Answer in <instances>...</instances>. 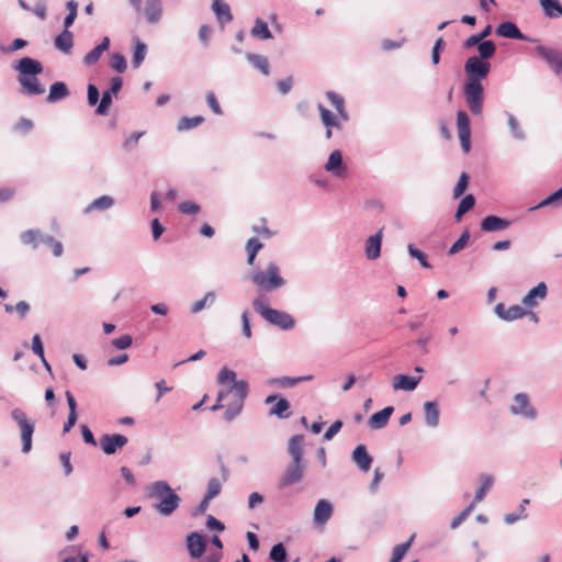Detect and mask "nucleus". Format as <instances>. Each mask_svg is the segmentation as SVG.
Segmentation results:
<instances>
[{"instance_id": "1", "label": "nucleus", "mask_w": 562, "mask_h": 562, "mask_svg": "<svg viewBox=\"0 0 562 562\" xmlns=\"http://www.w3.org/2000/svg\"><path fill=\"white\" fill-rule=\"evenodd\" d=\"M491 71V63L471 56L464 64L467 79L463 85V95L470 112L477 116L483 112L484 87L482 80L487 78Z\"/></svg>"}, {"instance_id": "2", "label": "nucleus", "mask_w": 562, "mask_h": 562, "mask_svg": "<svg viewBox=\"0 0 562 562\" xmlns=\"http://www.w3.org/2000/svg\"><path fill=\"white\" fill-rule=\"evenodd\" d=\"M226 382L233 383L229 386V391L231 393H235L236 396V400L227 405L224 413V419L232 422L243 411L245 400L248 395V383L245 380L237 381L236 373L224 367L217 375V383L225 384Z\"/></svg>"}, {"instance_id": "3", "label": "nucleus", "mask_w": 562, "mask_h": 562, "mask_svg": "<svg viewBox=\"0 0 562 562\" xmlns=\"http://www.w3.org/2000/svg\"><path fill=\"white\" fill-rule=\"evenodd\" d=\"M150 498L159 499L155 509L162 516H170L179 507L181 498L166 481H156L148 488Z\"/></svg>"}, {"instance_id": "4", "label": "nucleus", "mask_w": 562, "mask_h": 562, "mask_svg": "<svg viewBox=\"0 0 562 562\" xmlns=\"http://www.w3.org/2000/svg\"><path fill=\"white\" fill-rule=\"evenodd\" d=\"M252 306L269 324L283 330H290L295 325V319L286 312L274 310L268 306V301L263 295L257 296L252 301Z\"/></svg>"}, {"instance_id": "5", "label": "nucleus", "mask_w": 562, "mask_h": 562, "mask_svg": "<svg viewBox=\"0 0 562 562\" xmlns=\"http://www.w3.org/2000/svg\"><path fill=\"white\" fill-rule=\"evenodd\" d=\"M251 281L265 292L279 289L285 284V280L280 276V269L274 262H270L265 271L255 272L251 276Z\"/></svg>"}, {"instance_id": "6", "label": "nucleus", "mask_w": 562, "mask_h": 562, "mask_svg": "<svg viewBox=\"0 0 562 562\" xmlns=\"http://www.w3.org/2000/svg\"><path fill=\"white\" fill-rule=\"evenodd\" d=\"M11 418L18 425L21 431L22 452L29 453L32 449V437L35 431V424L29 419L26 413L21 408H13L11 411Z\"/></svg>"}, {"instance_id": "7", "label": "nucleus", "mask_w": 562, "mask_h": 562, "mask_svg": "<svg viewBox=\"0 0 562 562\" xmlns=\"http://www.w3.org/2000/svg\"><path fill=\"white\" fill-rule=\"evenodd\" d=\"M535 50L549 65L552 71L562 78V53L559 49L548 48L543 45L536 46Z\"/></svg>"}, {"instance_id": "8", "label": "nucleus", "mask_w": 562, "mask_h": 562, "mask_svg": "<svg viewBox=\"0 0 562 562\" xmlns=\"http://www.w3.org/2000/svg\"><path fill=\"white\" fill-rule=\"evenodd\" d=\"M123 80L121 77H113L111 79V87L102 93L100 102L95 109L98 115H106L110 106L112 105V99L122 89Z\"/></svg>"}, {"instance_id": "9", "label": "nucleus", "mask_w": 562, "mask_h": 562, "mask_svg": "<svg viewBox=\"0 0 562 562\" xmlns=\"http://www.w3.org/2000/svg\"><path fill=\"white\" fill-rule=\"evenodd\" d=\"M305 471L304 462L292 461L285 469L283 475L279 481V488L293 485L302 481Z\"/></svg>"}, {"instance_id": "10", "label": "nucleus", "mask_w": 562, "mask_h": 562, "mask_svg": "<svg viewBox=\"0 0 562 562\" xmlns=\"http://www.w3.org/2000/svg\"><path fill=\"white\" fill-rule=\"evenodd\" d=\"M127 441V437L121 434H105L99 439L101 450L108 456L116 453V451L122 449Z\"/></svg>"}, {"instance_id": "11", "label": "nucleus", "mask_w": 562, "mask_h": 562, "mask_svg": "<svg viewBox=\"0 0 562 562\" xmlns=\"http://www.w3.org/2000/svg\"><path fill=\"white\" fill-rule=\"evenodd\" d=\"M14 69L19 72L18 78H26L37 76L43 72V65L37 59L31 57H22L14 65Z\"/></svg>"}, {"instance_id": "12", "label": "nucleus", "mask_w": 562, "mask_h": 562, "mask_svg": "<svg viewBox=\"0 0 562 562\" xmlns=\"http://www.w3.org/2000/svg\"><path fill=\"white\" fill-rule=\"evenodd\" d=\"M186 546L191 559H200L206 550V540L201 533L192 531L186 537Z\"/></svg>"}, {"instance_id": "13", "label": "nucleus", "mask_w": 562, "mask_h": 562, "mask_svg": "<svg viewBox=\"0 0 562 562\" xmlns=\"http://www.w3.org/2000/svg\"><path fill=\"white\" fill-rule=\"evenodd\" d=\"M496 34L504 38L517 40V41H527V42H538L536 38H529L526 36L519 27L510 21H505L498 24L496 27Z\"/></svg>"}, {"instance_id": "14", "label": "nucleus", "mask_w": 562, "mask_h": 562, "mask_svg": "<svg viewBox=\"0 0 562 562\" xmlns=\"http://www.w3.org/2000/svg\"><path fill=\"white\" fill-rule=\"evenodd\" d=\"M514 405H512L510 411L515 415H522L529 419H535L537 416V412L533 407L529 405V398L525 393H518L514 397Z\"/></svg>"}, {"instance_id": "15", "label": "nucleus", "mask_w": 562, "mask_h": 562, "mask_svg": "<svg viewBox=\"0 0 562 562\" xmlns=\"http://www.w3.org/2000/svg\"><path fill=\"white\" fill-rule=\"evenodd\" d=\"M325 170L337 178H342L346 176L347 167L344 164L342 154L340 150L335 149L330 153L328 160L325 164Z\"/></svg>"}, {"instance_id": "16", "label": "nucleus", "mask_w": 562, "mask_h": 562, "mask_svg": "<svg viewBox=\"0 0 562 562\" xmlns=\"http://www.w3.org/2000/svg\"><path fill=\"white\" fill-rule=\"evenodd\" d=\"M334 512L333 505L327 499H319L315 506L313 520L315 525L323 526L331 517Z\"/></svg>"}, {"instance_id": "17", "label": "nucleus", "mask_w": 562, "mask_h": 562, "mask_svg": "<svg viewBox=\"0 0 562 562\" xmlns=\"http://www.w3.org/2000/svg\"><path fill=\"white\" fill-rule=\"evenodd\" d=\"M351 459L362 472H368L373 461L364 445H358L355 448L351 454Z\"/></svg>"}, {"instance_id": "18", "label": "nucleus", "mask_w": 562, "mask_h": 562, "mask_svg": "<svg viewBox=\"0 0 562 562\" xmlns=\"http://www.w3.org/2000/svg\"><path fill=\"white\" fill-rule=\"evenodd\" d=\"M383 228L370 236L366 241V256L369 260H375L381 256Z\"/></svg>"}, {"instance_id": "19", "label": "nucleus", "mask_w": 562, "mask_h": 562, "mask_svg": "<svg viewBox=\"0 0 562 562\" xmlns=\"http://www.w3.org/2000/svg\"><path fill=\"white\" fill-rule=\"evenodd\" d=\"M510 224L509 220L496 215H487L481 222V229L483 232H498L508 228Z\"/></svg>"}, {"instance_id": "20", "label": "nucleus", "mask_w": 562, "mask_h": 562, "mask_svg": "<svg viewBox=\"0 0 562 562\" xmlns=\"http://www.w3.org/2000/svg\"><path fill=\"white\" fill-rule=\"evenodd\" d=\"M145 14L146 21L149 24H156L162 16V8L160 0H146L145 7L142 8Z\"/></svg>"}, {"instance_id": "21", "label": "nucleus", "mask_w": 562, "mask_h": 562, "mask_svg": "<svg viewBox=\"0 0 562 562\" xmlns=\"http://www.w3.org/2000/svg\"><path fill=\"white\" fill-rule=\"evenodd\" d=\"M393 412H394L393 406H386L383 409L372 414L370 416V418L368 419V426L371 429L384 428L387 425L389 419H390L391 415L393 414Z\"/></svg>"}, {"instance_id": "22", "label": "nucleus", "mask_w": 562, "mask_h": 562, "mask_svg": "<svg viewBox=\"0 0 562 562\" xmlns=\"http://www.w3.org/2000/svg\"><path fill=\"white\" fill-rule=\"evenodd\" d=\"M22 87V93L26 95H40L45 92L44 86L38 81L36 76L26 78H18Z\"/></svg>"}, {"instance_id": "23", "label": "nucleus", "mask_w": 562, "mask_h": 562, "mask_svg": "<svg viewBox=\"0 0 562 562\" xmlns=\"http://www.w3.org/2000/svg\"><path fill=\"white\" fill-rule=\"evenodd\" d=\"M548 293V288L544 282H539L532 288L522 299V304L528 307H533L538 304V300H544Z\"/></svg>"}, {"instance_id": "24", "label": "nucleus", "mask_w": 562, "mask_h": 562, "mask_svg": "<svg viewBox=\"0 0 562 562\" xmlns=\"http://www.w3.org/2000/svg\"><path fill=\"white\" fill-rule=\"evenodd\" d=\"M212 10L215 13L216 20L222 27L233 21L231 8L223 0H213Z\"/></svg>"}, {"instance_id": "25", "label": "nucleus", "mask_w": 562, "mask_h": 562, "mask_svg": "<svg viewBox=\"0 0 562 562\" xmlns=\"http://www.w3.org/2000/svg\"><path fill=\"white\" fill-rule=\"evenodd\" d=\"M422 376H411L405 374H398L394 376L393 389L403 391H414L419 384Z\"/></svg>"}, {"instance_id": "26", "label": "nucleus", "mask_w": 562, "mask_h": 562, "mask_svg": "<svg viewBox=\"0 0 562 562\" xmlns=\"http://www.w3.org/2000/svg\"><path fill=\"white\" fill-rule=\"evenodd\" d=\"M110 47V38L108 36L103 37L101 43L97 45L93 49H91L85 57L83 64L86 66H92L97 64L101 57V55L108 50Z\"/></svg>"}, {"instance_id": "27", "label": "nucleus", "mask_w": 562, "mask_h": 562, "mask_svg": "<svg viewBox=\"0 0 562 562\" xmlns=\"http://www.w3.org/2000/svg\"><path fill=\"white\" fill-rule=\"evenodd\" d=\"M303 443L304 436L303 435H294L290 438L288 450L290 456L292 457V461L295 462H304L303 461Z\"/></svg>"}, {"instance_id": "28", "label": "nucleus", "mask_w": 562, "mask_h": 562, "mask_svg": "<svg viewBox=\"0 0 562 562\" xmlns=\"http://www.w3.org/2000/svg\"><path fill=\"white\" fill-rule=\"evenodd\" d=\"M425 423L429 427H437L439 425V405L436 401H428L424 404Z\"/></svg>"}, {"instance_id": "29", "label": "nucleus", "mask_w": 562, "mask_h": 562, "mask_svg": "<svg viewBox=\"0 0 562 562\" xmlns=\"http://www.w3.org/2000/svg\"><path fill=\"white\" fill-rule=\"evenodd\" d=\"M250 35L254 38L260 41H267L273 38L271 31L268 27V23L260 18L255 20V24L250 31Z\"/></svg>"}, {"instance_id": "30", "label": "nucleus", "mask_w": 562, "mask_h": 562, "mask_svg": "<svg viewBox=\"0 0 562 562\" xmlns=\"http://www.w3.org/2000/svg\"><path fill=\"white\" fill-rule=\"evenodd\" d=\"M245 57L249 64H251V66L258 69L262 75L268 76L270 74L269 61L266 56L255 53H246Z\"/></svg>"}, {"instance_id": "31", "label": "nucleus", "mask_w": 562, "mask_h": 562, "mask_svg": "<svg viewBox=\"0 0 562 562\" xmlns=\"http://www.w3.org/2000/svg\"><path fill=\"white\" fill-rule=\"evenodd\" d=\"M69 90L65 82L63 81H56L54 82L49 88V93L47 95V102L55 103L59 100L65 99L68 97Z\"/></svg>"}, {"instance_id": "32", "label": "nucleus", "mask_w": 562, "mask_h": 562, "mask_svg": "<svg viewBox=\"0 0 562 562\" xmlns=\"http://www.w3.org/2000/svg\"><path fill=\"white\" fill-rule=\"evenodd\" d=\"M544 14L550 19L562 16V3L559 0H539Z\"/></svg>"}, {"instance_id": "33", "label": "nucleus", "mask_w": 562, "mask_h": 562, "mask_svg": "<svg viewBox=\"0 0 562 562\" xmlns=\"http://www.w3.org/2000/svg\"><path fill=\"white\" fill-rule=\"evenodd\" d=\"M55 47L64 53H69L74 46V35L69 30H63L55 37Z\"/></svg>"}, {"instance_id": "34", "label": "nucleus", "mask_w": 562, "mask_h": 562, "mask_svg": "<svg viewBox=\"0 0 562 562\" xmlns=\"http://www.w3.org/2000/svg\"><path fill=\"white\" fill-rule=\"evenodd\" d=\"M290 407V402L284 397H280L277 401V403L270 408L269 415H274L280 419L289 418L291 415Z\"/></svg>"}, {"instance_id": "35", "label": "nucleus", "mask_w": 562, "mask_h": 562, "mask_svg": "<svg viewBox=\"0 0 562 562\" xmlns=\"http://www.w3.org/2000/svg\"><path fill=\"white\" fill-rule=\"evenodd\" d=\"M134 44L135 45H134L132 65L134 68H138L145 59V56L147 53V46L138 37L134 38Z\"/></svg>"}, {"instance_id": "36", "label": "nucleus", "mask_w": 562, "mask_h": 562, "mask_svg": "<svg viewBox=\"0 0 562 562\" xmlns=\"http://www.w3.org/2000/svg\"><path fill=\"white\" fill-rule=\"evenodd\" d=\"M317 109L321 114L322 123L325 127H336L338 130L341 128V124L338 121V117L333 114L327 108H325L322 103L317 105Z\"/></svg>"}, {"instance_id": "37", "label": "nucleus", "mask_w": 562, "mask_h": 562, "mask_svg": "<svg viewBox=\"0 0 562 562\" xmlns=\"http://www.w3.org/2000/svg\"><path fill=\"white\" fill-rule=\"evenodd\" d=\"M475 205V198L473 194H467L463 196L457 207L454 218L457 222H460L463 215L471 211Z\"/></svg>"}, {"instance_id": "38", "label": "nucleus", "mask_w": 562, "mask_h": 562, "mask_svg": "<svg viewBox=\"0 0 562 562\" xmlns=\"http://www.w3.org/2000/svg\"><path fill=\"white\" fill-rule=\"evenodd\" d=\"M114 204L113 198L110 195H102L98 199H94L85 210V213H90L94 210L105 211L112 207Z\"/></svg>"}, {"instance_id": "39", "label": "nucleus", "mask_w": 562, "mask_h": 562, "mask_svg": "<svg viewBox=\"0 0 562 562\" xmlns=\"http://www.w3.org/2000/svg\"><path fill=\"white\" fill-rule=\"evenodd\" d=\"M562 205V187L551 193L549 196L543 199L539 204L536 206L530 207V211L538 210L544 206H553L559 207Z\"/></svg>"}, {"instance_id": "40", "label": "nucleus", "mask_w": 562, "mask_h": 562, "mask_svg": "<svg viewBox=\"0 0 562 562\" xmlns=\"http://www.w3.org/2000/svg\"><path fill=\"white\" fill-rule=\"evenodd\" d=\"M480 479H481V485L476 490L475 495H474V501L472 502L474 504L477 502H481L493 485V477L491 475L482 474L480 476Z\"/></svg>"}, {"instance_id": "41", "label": "nucleus", "mask_w": 562, "mask_h": 562, "mask_svg": "<svg viewBox=\"0 0 562 562\" xmlns=\"http://www.w3.org/2000/svg\"><path fill=\"white\" fill-rule=\"evenodd\" d=\"M479 55L477 58H482V60L488 61L496 53V45L491 40H485L477 47Z\"/></svg>"}, {"instance_id": "42", "label": "nucleus", "mask_w": 562, "mask_h": 562, "mask_svg": "<svg viewBox=\"0 0 562 562\" xmlns=\"http://www.w3.org/2000/svg\"><path fill=\"white\" fill-rule=\"evenodd\" d=\"M41 236L43 234L38 229H27L21 234L20 238L24 245H32L33 249H37Z\"/></svg>"}, {"instance_id": "43", "label": "nucleus", "mask_w": 562, "mask_h": 562, "mask_svg": "<svg viewBox=\"0 0 562 562\" xmlns=\"http://www.w3.org/2000/svg\"><path fill=\"white\" fill-rule=\"evenodd\" d=\"M203 121H204V117L201 115H196V116H192V117L183 116L179 120L177 130L179 132L188 131V130L199 126L200 124L203 123Z\"/></svg>"}, {"instance_id": "44", "label": "nucleus", "mask_w": 562, "mask_h": 562, "mask_svg": "<svg viewBox=\"0 0 562 562\" xmlns=\"http://www.w3.org/2000/svg\"><path fill=\"white\" fill-rule=\"evenodd\" d=\"M458 134H471V121L468 113L463 110L457 113Z\"/></svg>"}, {"instance_id": "45", "label": "nucleus", "mask_w": 562, "mask_h": 562, "mask_svg": "<svg viewBox=\"0 0 562 562\" xmlns=\"http://www.w3.org/2000/svg\"><path fill=\"white\" fill-rule=\"evenodd\" d=\"M407 251L409 256L419 261L420 266L425 269H430L431 265L428 261L427 255L418 249L414 244H408Z\"/></svg>"}, {"instance_id": "46", "label": "nucleus", "mask_w": 562, "mask_h": 562, "mask_svg": "<svg viewBox=\"0 0 562 562\" xmlns=\"http://www.w3.org/2000/svg\"><path fill=\"white\" fill-rule=\"evenodd\" d=\"M263 247V245L255 237L250 238L246 244L247 251V262L249 265H254L255 258L258 251Z\"/></svg>"}, {"instance_id": "47", "label": "nucleus", "mask_w": 562, "mask_h": 562, "mask_svg": "<svg viewBox=\"0 0 562 562\" xmlns=\"http://www.w3.org/2000/svg\"><path fill=\"white\" fill-rule=\"evenodd\" d=\"M216 295L214 292H207L201 300L193 303L191 313L195 314L201 312L206 305L211 306L215 302Z\"/></svg>"}, {"instance_id": "48", "label": "nucleus", "mask_w": 562, "mask_h": 562, "mask_svg": "<svg viewBox=\"0 0 562 562\" xmlns=\"http://www.w3.org/2000/svg\"><path fill=\"white\" fill-rule=\"evenodd\" d=\"M470 232L465 229L460 237L453 243V245L449 248L448 255H456L461 251L469 243Z\"/></svg>"}, {"instance_id": "49", "label": "nucleus", "mask_w": 562, "mask_h": 562, "mask_svg": "<svg viewBox=\"0 0 562 562\" xmlns=\"http://www.w3.org/2000/svg\"><path fill=\"white\" fill-rule=\"evenodd\" d=\"M41 243L47 245L52 248L53 255L55 257H59L63 254V245L60 241L56 240L53 236L43 234L41 236Z\"/></svg>"}, {"instance_id": "50", "label": "nucleus", "mask_w": 562, "mask_h": 562, "mask_svg": "<svg viewBox=\"0 0 562 562\" xmlns=\"http://www.w3.org/2000/svg\"><path fill=\"white\" fill-rule=\"evenodd\" d=\"M269 557L273 562H285L288 554L283 543L274 544L270 550Z\"/></svg>"}, {"instance_id": "51", "label": "nucleus", "mask_w": 562, "mask_h": 562, "mask_svg": "<svg viewBox=\"0 0 562 562\" xmlns=\"http://www.w3.org/2000/svg\"><path fill=\"white\" fill-rule=\"evenodd\" d=\"M528 504H529V499L528 498H524L521 501L520 506H519V513H510V514L505 515L504 521L506 524H508V525H512V524L516 522L517 520H519L521 518H526L527 515L525 514V507Z\"/></svg>"}, {"instance_id": "52", "label": "nucleus", "mask_w": 562, "mask_h": 562, "mask_svg": "<svg viewBox=\"0 0 562 562\" xmlns=\"http://www.w3.org/2000/svg\"><path fill=\"white\" fill-rule=\"evenodd\" d=\"M527 314V311L519 305H512L506 308L504 321L512 322L522 318Z\"/></svg>"}, {"instance_id": "53", "label": "nucleus", "mask_w": 562, "mask_h": 562, "mask_svg": "<svg viewBox=\"0 0 562 562\" xmlns=\"http://www.w3.org/2000/svg\"><path fill=\"white\" fill-rule=\"evenodd\" d=\"M470 176L467 172H462L459 180L453 189V198L461 196L469 187Z\"/></svg>"}, {"instance_id": "54", "label": "nucleus", "mask_w": 562, "mask_h": 562, "mask_svg": "<svg viewBox=\"0 0 562 562\" xmlns=\"http://www.w3.org/2000/svg\"><path fill=\"white\" fill-rule=\"evenodd\" d=\"M301 382V379L291 376H281L269 380L270 385H278L280 387H292Z\"/></svg>"}, {"instance_id": "55", "label": "nucleus", "mask_w": 562, "mask_h": 562, "mask_svg": "<svg viewBox=\"0 0 562 562\" xmlns=\"http://www.w3.org/2000/svg\"><path fill=\"white\" fill-rule=\"evenodd\" d=\"M110 66L117 72L122 74L126 70V59L125 57L120 54V53H115L111 56V59H110Z\"/></svg>"}, {"instance_id": "56", "label": "nucleus", "mask_w": 562, "mask_h": 562, "mask_svg": "<svg viewBox=\"0 0 562 562\" xmlns=\"http://www.w3.org/2000/svg\"><path fill=\"white\" fill-rule=\"evenodd\" d=\"M412 541L413 537H411L406 542L395 546L392 553V560L400 562L409 549Z\"/></svg>"}, {"instance_id": "57", "label": "nucleus", "mask_w": 562, "mask_h": 562, "mask_svg": "<svg viewBox=\"0 0 562 562\" xmlns=\"http://www.w3.org/2000/svg\"><path fill=\"white\" fill-rule=\"evenodd\" d=\"M508 126L515 138L519 140L525 138V133L521 130L518 120L513 114H508Z\"/></svg>"}, {"instance_id": "58", "label": "nucleus", "mask_w": 562, "mask_h": 562, "mask_svg": "<svg viewBox=\"0 0 562 562\" xmlns=\"http://www.w3.org/2000/svg\"><path fill=\"white\" fill-rule=\"evenodd\" d=\"M222 491V483L217 477H212L207 482V490L205 496L213 499L216 497Z\"/></svg>"}, {"instance_id": "59", "label": "nucleus", "mask_w": 562, "mask_h": 562, "mask_svg": "<svg viewBox=\"0 0 562 562\" xmlns=\"http://www.w3.org/2000/svg\"><path fill=\"white\" fill-rule=\"evenodd\" d=\"M474 508V503H471L468 507H465L458 516H456L450 524V527L452 529L458 528L465 519L467 517L472 513Z\"/></svg>"}, {"instance_id": "60", "label": "nucleus", "mask_w": 562, "mask_h": 562, "mask_svg": "<svg viewBox=\"0 0 562 562\" xmlns=\"http://www.w3.org/2000/svg\"><path fill=\"white\" fill-rule=\"evenodd\" d=\"M445 46H446V42L443 41V38L442 37L437 38V41L435 42V45L432 47V50H431V61L434 65L439 64L440 53L443 50Z\"/></svg>"}, {"instance_id": "61", "label": "nucleus", "mask_w": 562, "mask_h": 562, "mask_svg": "<svg viewBox=\"0 0 562 562\" xmlns=\"http://www.w3.org/2000/svg\"><path fill=\"white\" fill-rule=\"evenodd\" d=\"M342 425H344V423L340 419L334 422L329 426V428L325 431V434L323 436V440L324 441L331 440L340 431V429L342 428Z\"/></svg>"}, {"instance_id": "62", "label": "nucleus", "mask_w": 562, "mask_h": 562, "mask_svg": "<svg viewBox=\"0 0 562 562\" xmlns=\"http://www.w3.org/2000/svg\"><path fill=\"white\" fill-rule=\"evenodd\" d=\"M99 99H100V92H99V89L90 83L88 85V89H87V101H88V104L90 106H94L97 104H99Z\"/></svg>"}, {"instance_id": "63", "label": "nucleus", "mask_w": 562, "mask_h": 562, "mask_svg": "<svg viewBox=\"0 0 562 562\" xmlns=\"http://www.w3.org/2000/svg\"><path fill=\"white\" fill-rule=\"evenodd\" d=\"M132 342H133V339L130 335H122L112 340V345L119 350H124V349L131 347Z\"/></svg>"}, {"instance_id": "64", "label": "nucleus", "mask_w": 562, "mask_h": 562, "mask_svg": "<svg viewBox=\"0 0 562 562\" xmlns=\"http://www.w3.org/2000/svg\"><path fill=\"white\" fill-rule=\"evenodd\" d=\"M179 211L183 214H196L200 211V205L192 201H186L179 204Z\"/></svg>"}]
</instances>
